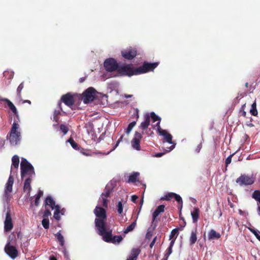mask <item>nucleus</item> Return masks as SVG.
<instances>
[{"label":"nucleus","instance_id":"23","mask_svg":"<svg viewBox=\"0 0 260 260\" xmlns=\"http://www.w3.org/2000/svg\"><path fill=\"white\" fill-rule=\"evenodd\" d=\"M45 205H48L53 210L56 209V205L54 200L50 196H47L46 198L45 202Z\"/></svg>","mask_w":260,"mask_h":260},{"label":"nucleus","instance_id":"18","mask_svg":"<svg viewBox=\"0 0 260 260\" xmlns=\"http://www.w3.org/2000/svg\"><path fill=\"white\" fill-rule=\"evenodd\" d=\"M2 101H4L6 102L7 105L8 107L9 108V109L11 110V111L13 113L14 116L16 117L17 119L19 121V116L18 114V111L15 106V105L11 102L8 99H4L1 100Z\"/></svg>","mask_w":260,"mask_h":260},{"label":"nucleus","instance_id":"1","mask_svg":"<svg viewBox=\"0 0 260 260\" xmlns=\"http://www.w3.org/2000/svg\"><path fill=\"white\" fill-rule=\"evenodd\" d=\"M20 129L18 121L15 120L12 124L11 131L7 136V138L9 140L11 145H16L20 142L21 137Z\"/></svg>","mask_w":260,"mask_h":260},{"label":"nucleus","instance_id":"35","mask_svg":"<svg viewBox=\"0 0 260 260\" xmlns=\"http://www.w3.org/2000/svg\"><path fill=\"white\" fill-rule=\"evenodd\" d=\"M136 226V221L133 222L130 225H129L124 231L125 234H127L129 232L132 231Z\"/></svg>","mask_w":260,"mask_h":260},{"label":"nucleus","instance_id":"31","mask_svg":"<svg viewBox=\"0 0 260 260\" xmlns=\"http://www.w3.org/2000/svg\"><path fill=\"white\" fill-rule=\"evenodd\" d=\"M250 114L254 116H256L258 114V112L256 109V103L254 101L251 105V109L250 110Z\"/></svg>","mask_w":260,"mask_h":260},{"label":"nucleus","instance_id":"27","mask_svg":"<svg viewBox=\"0 0 260 260\" xmlns=\"http://www.w3.org/2000/svg\"><path fill=\"white\" fill-rule=\"evenodd\" d=\"M220 234L219 233H217L214 230H211L208 233V238L209 239H218L220 238Z\"/></svg>","mask_w":260,"mask_h":260},{"label":"nucleus","instance_id":"44","mask_svg":"<svg viewBox=\"0 0 260 260\" xmlns=\"http://www.w3.org/2000/svg\"><path fill=\"white\" fill-rule=\"evenodd\" d=\"M178 235V230L177 229H173L169 236L170 240L173 239V238L176 236V237Z\"/></svg>","mask_w":260,"mask_h":260},{"label":"nucleus","instance_id":"15","mask_svg":"<svg viewBox=\"0 0 260 260\" xmlns=\"http://www.w3.org/2000/svg\"><path fill=\"white\" fill-rule=\"evenodd\" d=\"M13 228L12 219L11 216L10 211L9 210L6 213V218L4 221V230L5 232L10 231Z\"/></svg>","mask_w":260,"mask_h":260},{"label":"nucleus","instance_id":"59","mask_svg":"<svg viewBox=\"0 0 260 260\" xmlns=\"http://www.w3.org/2000/svg\"><path fill=\"white\" fill-rule=\"evenodd\" d=\"M135 112L134 113V115L136 117V118L137 120H138V119L139 118V109L138 108H135Z\"/></svg>","mask_w":260,"mask_h":260},{"label":"nucleus","instance_id":"56","mask_svg":"<svg viewBox=\"0 0 260 260\" xmlns=\"http://www.w3.org/2000/svg\"><path fill=\"white\" fill-rule=\"evenodd\" d=\"M152 236V232L149 230V229L148 230L146 234V238L148 239H150Z\"/></svg>","mask_w":260,"mask_h":260},{"label":"nucleus","instance_id":"55","mask_svg":"<svg viewBox=\"0 0 260 260\" xmlns=\"http://www.w3.org/2000/svg\"><path fill=\"white\" fill-rule=\"evenodd\" d=\"M251 231L255 235L256 238L260 241V235H259V234L254 230H251Z\"/></svg>","mask_w":260,"mask_h":260},{"label":"nucleus","instance_id":"10","mask_svg":"<svg viewBox=\"0 0 260 260\" xmlns=\"http://www.w3.org/2000/svg\"><path fill=\"white\" fill-rule=\"evenodd\" d=\"M122 56L125 59L132 60L137 55V50L136 48L129 47L121 51Z\"/></svg>","mask_w":260,"mask_h":260},{"label":"nucleus","instance_id":"26","mask_svg":"<svg viewBox=\"0 0 260 260\" xmlns=\"http://www.w3.org/2000/svg\"><path fill=\"white\" fill-rule=\"evenodd\" d=\"M31 182V179L30 177H28L25 180L24 183V186H23V189L24 191H27L28 193H29L31 187L30 186V183Z\"/></svg>","mask_w":260,"mask_h":260},{"label":"nucleus","instance_id":"63","mask_svg":"<svg viewBox=\"0 0 260 260\" xmlns=\"http://www.w3.org/2000/svg\"><path fill=\"white\" fill-rule=\"evenodd\" d=\"M176 238V237L174 239H171V241L170 242V245H169L170 247L173 248L174 244L175 243Z\"/></svg>","mask_w":260,"mask_h":260},{"label":"nucleus","instance_id":"51","mask_svg":"<svg viewBox=\"0 0 260 260\" xmlns=\"http://www.w3.org/2000/svg\"><path fill=\"white\" fill-rule=\"evenodd\" d=\"M102 201H103V202H102L103 206L104 207L107 208L108 206V204H107L108 200H107V198H104V197H102Z\"/></svg>","mask_w":260,"mask_h":260},{"label":"nucleus","instance_id":"7","mask_svg":"<svg viewBox=\"0 0 260 260\" xmlns=\"http://www.w3.org/2000/svg\"><path fill=\"white\" fill-rule=\"evenodd\" d=\"M119 64L116 60L113 58H109L106 59L104 62V67L105 69L109 72H117Z\"/></svg>","mask_w":260,"mask_h":260},{"label":"nucleus","instance_id":"41","mask_svg":"<svg viewBox=\"0 0 260 260\" xmlns=\"http://www.w3.org/2000/svg\"><path fill=\"white\" fill-rule=\"evenodd\" d=\"M60 114L59 110H55L53 113V120L56 121L57 123L59 121V115Z\"/></svg>","mask_w":260,"mask_h":260},{"label":"nucleus","instance_id":"28","mask_svg":"<svg viewBox=\"0 0 260 260\" xmlns=\"http://www.w3.org/2000/svg\"><path fill=\"white\" fill-rule=\"evenodd\" d=\"M140 175L139 172H133L131 175H129L127 182L128 183H135L137 181V178Z\"/></svg>","mask_w":260,"mask_h":260},{"label":"nucleus","instance_id":"30","mask_svg":"<svg viewBox=\"0 0 260 260\" xmlns=\"http://www.w3.org/2000/svg\"><path fill=\"white\" fill-rule=\"evenodd\" d=\"M12 166L15 169H18L19 164V156L15 155L13 156L12 158Z\"/></svg>","mask_w":260,"mask_h":260},{"label":"nucleus","instance_id":"21","mask_svg":"<svg viewBox=\"0 0 260 260\" xmlns=\"http://www.w3.org/2000/svg\"><path fill=\"white\" fill-rule=\"evenodd\" d=\"M197 229L195 228L191 231L189 237V244L190 246L194 245L197 241Z\"/></svg>","mask_w":260,"mask_h":260},{"label":"nucleus","instance_id":"24","mask_svg":"<svg viewBox=\"0 0 260 260\" xmlns=\"http://www.w3.org/2000/svg\"><path fill=\"white\" fill-rule=\"evenodd\" d=\"M160 135L164 137L165 140L169 144H173L172 135L168 133L166 130L160 132Z\"/></svg>","mask_w":260,"mask_h":260},{"label":"nucleus","instance_id":"6","mask_svg":"<svg viewBox=\"0 0 260 260\" xmlns=\"http://www.w3.org/2000/svg\"><path fill=\"white\" fill-rule=\"evenodd\" d=\"M158 65V62L150 63L145 61L141 66L138 68H136V72H137V75L142 74L150 71H153L154 69L157 67Z\"/></svg>","mask_w":260,"mask_h":260},{"label":"nucleus","instance_id":"11","mask_svg":"<svg viewBox=\"0 0 260 260\" xmlns=\"http://www.w3.org/2000/svg\"><path fill=\"white\" fill-rule=\"evenodd\" d=\"M96 229L98 234L102 236L103 240L104 241L108 243H109L110 241H111L112 237V231L110 229H106V224H104V231L102 232H101V230H99V228H96Z\"/></svg>","mask_w":260,"mask_h":260},{"label":"nucleus","instance_id":"54","mask_svg":"<svg viewBox=\"0 0 260 260\" xmlns=\"http://www.w3.org/2000/svg\"><path fill=\"white\" fill-rule=\"evenodd\" d=\"M251 231L255 235L256 238L260 241V235H259V234L254 230H251Z\"/></svg>","mask_w":260,"mask_h":260},{"label":"nucleus","instance_id":"57","mask_svg":"<svg viewBox=\"0 0 260 260\" xmlns=\"http://www.w3.org/2000/svg\"><path fill=\"white\" fill-rule=\"evenodd\" d=\"M160 121H158L157 123H156V126H157V132L160 135V132L162 131H164V129H161V127H160Z\"/></svg>","mask_w":260,"mask_h":260},{"label":"nucleus","instance_id":"19","mask_svg":"<svg viewBox=\"0 0 260 260\" xmlns=\"http://www.w3.org/2000/svg\"><path fill=\"white\" fill-rule=\"evenodd\" d=\"M150 119L149 114L147 113L144 115V121L141 122L139 126L140 128H141L143 131H145L150 125Z\"/></svg>","mask_w":260,"mask_h":260},{"label":"nucleus","instance_id":"47","mask_svg":"<svg viewBox=\"0 0 260 260\" xmlns=\"http://www.w3.org/2000/svg\"><path fill=\"white\" fill-rule=\"evenodd\" d=\"M117 212L119 214H121L123 212V205L121 201L118 203L117 205Z\"/></svg>","mask_w":260,"mask_h":260},{"label":"nucleus","instance_id":"13","mask_svg":"<svg viewBox=\"0 0 260 260\" xmlns=\"http://www.w3.org/2000/svg\"><path fill=\"white\" fill-rule=\"evenodd\" d=\"M14 183V178L12 176L10 175L8 180L6 184L4 198L6 201L10 200L9 193L12 191L13 185Z\"/></svg>","mask_w":260,"mask_h":260},{"label":"nucleus","instance_id":"49","mask_svg":"<svg viewBox=\"0 0 260 260\" xmlns=\"http://www.w3.org/2000/svg\"><path fill=\"white\" fill-rule=\"evenodd\" d=\"M51 213L49 209H46L43 214V217L44 218H47L49 216H51Z\"/></svg>","mask_w":260,"mask_h":260},{"label":"nucleus","instance_id":"17","mask_svg":"<svg viewBox=\"0 0 260 260\" xmlns=\"http://www.w3.org/2000/svg\"><path fill=\"white\" fill-rule=\"evenodd\" d=\"M142 138V134L138 132H136L134 137L132 141V145L134 149L137 150H140L141 149L140 142Z\"/></svg>","mask_w":260,"mask_h":260},{"label":"nucleus","instance_id":"43","mask_svg":"<svg viewBox=\"0 0 260 260\" xmlns=\"http://www.w3.org/2000/svg\"><path fill=\"white\" fill-rule=\"evenodd\" d=\"M136 121H133V122H131L128 124V125L127 127L126 133L127 134H129L130 133V132L132 131V129H133V128L136 125Z\"/></svg>","mask_w":260,"mask_h":260},{"label":"nucleus","instance_id":"39","mask_svg":"<svg viewBox=\"0 0 260 260\" xmlns=\"http://www.w3.org/2000/svg\"><path fill=\"white\" fill-rule=\"evenodd\" d=\"M149 116L150 118H151L153 122L157 121H158V122L161 120V118L159 117H158L157 115H156L155 113L153 112H151Z\"/></svg>","mask_w":260,"mask_h":260},{"label":"nucleus","instance_id":"22","mask_svg":"<svg viewBox=\"0 0 260 260\" xmlns=\"http://www.w3.org/2000/svg\"><path fill=\"white\" fill-rule=\"evenodd\" d=\"M140 252L141 250L139 248H133L132 250L130 255L126 260H137Z\"/></svg>","mask_w":260,"mask_h":260},{"label":"nucleus","instance_id":"61","mask_svg":"<svg viewBox=\"0 0 260 260\" xmlns=\"http://www.w3.org/2000/svg\"><path fill=\"white\" fill-rule=\"evenodd\" d=\"M43 195V191L41 190H39L38 192V194H37L36 197L37 198H40Z\"/></svg>","mask_w":260,"mask_h":260},{"label":"nucleus","instance_id":"5","mask_svg":"<svg viewBox=\"0 0 260 260\" xmlns=\"http://www.w3.org/2000/svg\"><path fill=\"white\" fill-rule=\"evenodd\" d=\"M21 177L23 179L27 174L29 177L35 175V173L33 166L27 160L22 158L20 164Z\"/></svg>","mask_w":260,"mask_h":260},{"label":"nucleus","instance_id":"2","mask_svg":"<svg viewBox=\"0 0 260 260\" xmlns=\"http://www.w3.org/2000/svg\"><path fill=\"white\" fill-rule=\"evenodd\" d=\"M94 213L97 217L94 220L95 226L96 228H99L101 232H102L104 231V224H106L107 219L106 211L101 207L96 206L94 210Z\"/></svg>","mask_w":260,"mask_h":260},{"label":"nucleus","instance_id":"53","mask_svg":"<svg viewBox=\"0 0 260 260\" xmlns=\"http://www.w3.org/2000/svg\"><path fill=\"white\" fill-rule=\"evenodd\" d=\"M251 231L255 235L256 238L260 241V235H259V234L254 230H251Z\"/></svg>","mask_w":260,"mask_h":260},{"label":"nucleus","instance_id":"45","mask_svg":"<svg viewBox=\"0 0 260 260\" xmlns=\"http://www.w3.org/2000/svg\"><path fill=\"white\" fill-rule=\"evenodd\" d=\"M172 247H169L167 250V251L165 254L164 258L162 260H168V258L169 256V255L172 253Z\"/></svg>","mask_w":260,"mask_h":260},{"label":"nucleus","instance_id":"8","mask_svg":"<svg viewBox=\"0 0 260 260\" xmlns=\"http://www.w3.org/2000/svg\"><path fill=\"white\" fill-rule=\"evenodd\" d=\"M95 90L93 87L87 88L82 94V100L85 104L93 101L95 98Z\"/></svg>","mask_w":260,"mask_h":260},{"label":"nucleus","instance_id":"38","mask_svg":"<svg viewBox=\"0 0 260 260\" xmlns=\"http://www.w3.org/2000/svg\"><path fill=\"white\" fill-rule=\"evenodd\" d=\"M3 75L5 78L11 80L13 78L14 73L12 71H6L4 72Z\"/></svg>","mask_w":260,"mask_h":260},{"label":"nucleus","instance_id":"33","mask_svg":"<svg viewBox=\"0 0 260 260\" xmlns=\"http://www.w3.org/2000/svg\"><path fill=\"white\" fill-rule=\"evenodd\" d=\"M60 213V207L58 205H56V209L54 213L53 217L57 220H59L60 219L59 214Z\"/></svg>","mask_w":260,"mask_h":260},{"label":"nucleus","instance_id":"20","mask_svg":"<svg viewBox=\"0 0 260 260\" xmlns=\"http://www.w3.org/2000/svg\"><path fill=\"white\" fill-rule=\"evenodd\" d=\"M114 189L113 186H112V184H108L103 191V192L101 194V197H104L106 198H108L111 192L113 191Z\"/></svg>","mask_w":260,"mask_h":260},{"label":"nucleus","instance_id":"16","mask_svg":"<svg viewBox=\"0 0 260 260\" xmlns=\"http://www.w3.org/2000/svg\"><path fill=\"white\" fill-rule=\"evenodd\" d=\"M173 199H175V200L179 203L182 205L183 201L181 197L174 192H169L167 193L164 197L161 198V200H166V201H171Z\"/></svg>","mask_w":260,"mask_h":260},{"label":"nucleus","instance_id":"62","mask_svg":"<svg viewBox=\"0 0 260 260\" xmlns=\"http://www.w3.org/2000/svg\"><path fill=\"white\" fill-rule=\"evenodd\" d=\"M156 237H155L153 239V240L152 241V242H151V243L150 244V247L151 248H152L153 246V245H154L155 242H156Z\"/></svg>","mask_w":260,"mask_h":260},{"label":"nucleus","instance_id":"4","mask_svg":"<svg viewBox=\"0 0 260 260\" xmlns=\"http://www.w3.org/2000/svg\"><path fill=\"white\" fill-rule=\"evenodd\" d=\"M76 96H78L76 93L68 92L61 96L60 101L58 102V107L61 111H62L61 103H63L69 107H72L75 104V99Z\"/></svg>","mask_w":260,"mask_h":260},{"label":"nucleus","instance_id":"58","mask_svg":"<svg viewBox=\"0 0 260 260\" xmlns=\"http://www.w3.org/2000/svg\"><path fill=\"white\" fill-rule=\"evenodd\" d=\"M202 145L201 143H200L196 147V149H195V151L197 152V153H199L201 149H202Z\"/></svg>","mask_w":260,"mask_h":260},{"label":"nucleus","instance_id":"3","mask_svg":"<svg viewBox=\"0 0 260 260\" xmlns=\"http://www.w3.org/2000/svg\"><path fill=\"white\" fill-rule=\"evenodd\" d=\"M134 75H137L136 68L133 67L132 64H123L119 65L116 76H127L131 77Z\"/></svg>","mask_w":260,"mask_h":260},{"label":"nucleus","instance_id":"36","mask_svg":"<svg viewBox=\"0 0 260 260\" xmlns=\"http://www.w3.org/2000/svg\"><path fill=\"white\" fill-rule=\"evenodd\" d=\"M68 142L70 143L72 147L75 150H79V146L78 144L75 142L72 138H70L68 139Z\"/></svg>","mask_w":260,"mask_h":260},{"label":"nucleus","instance_id":"32","mask_svg":"<svg viewBox=\"0 0 260 260\" xmlns=\"http://www.w3.org/2000/svg\"><path fill=\"white\" fill-rule=\"evenodd\" d=\"M122 237L121 235L114 236H112L111 241H110L109 243L113 244H116L117 243H119L122 240Z\"/></svg>","mask_w":260,"mask_h":260},{"label":"nucleus","instance_id":"25","mask_svg":"<svg viewBox=\"0 0 260 260\" xmlns=\"http://www.w3.org/2000/svg\"><path fill=\"white\" fill-rule=\"evenodd\" d=\"M200 210L198 208H194L193 210L191 211V215L192 218V221L193 223H196L199 219V218Z\"/></svg>","mask_w":260,"mask_h":260},{"label":"nucleus","instance_id":"37","mask_svg":"<svg viewBox=\"0 0 260 260\" xmlns=\"http://www.w3.org/2000/svg\"><path fill=\"white\" fill-rule=\"evenodd\" d=\"M252 197L260 204V190H255L252 193Z\"/></svg>","mask_w":260,"mask_h":260},{"label":"nucleus","instance_id":"12","mask_svg":"<svg viewBox=\"0 0 260 260\" xmlns=\"http://www.w3.org/2000/svg\"><path fill=\"white\" fill-rule=\"evenodd\" d=\"M5 251L12 259H15L18 255V251L16 247L11 245L10 242H8L6 245Z\"/></svg>","mask_w":260,"mask_h":260},{"label":"nucleus","instance_id":"46","mask_svg":"<svg viewBox=\"0 0 260 260\" xmlns=\"http://www.w3.org/2000/svg\"><path fill=\"white\" fill-rule=\"evenodd\" d=\"M60 129L64 135H66L69 130L68 126L63 124L60 125Z\"/></svg>","mask_w":260,"mask_h":260},{"label":"nucleus","instance_id":"50","mask_svg":"<svg viewBox=\"0 0 260 260\" xmlns=\"http://www.w3.org/2000/svg\"><path fill=\"white\" fill-rule=\"evenodd\" d=\"M123 136L122 135L120 138L118 140V141H117L116 142V144H115V146L114 147V148L111 150V151L114 150V149H115V148L118 146L119 143L122 141V139H123Z\"/></svg>","mask_w":260,"mask_h":260},{"label":"nucleus","instance_id":"34","mask_svg":"<svg viewBox=\"0 0 260 260\" xmlns=\"http://www.w3.org/2000/svg\"><path fill=\"white\" fill-rule=\"evenodd\" d=\"M23 88H24V82H22V83H21L19 84V85L18 86V87L17 88V91H16L17 96L20 100L22 99V95H21V92Z\"/></svg>","mask_w":260,"mask_h":260},{"label":"nucleus","instance_id":"52","mask_svg":"<svg viewBox=\"0 0 260 260\" xmlns=\"http://www.w3.org/2000/svg\"><path fill=\"white\" fill-rule=\"evenodd\" d=\"M251 231L255 235L256 238L260 241V235H259V234L254 230H251Z\"/></svg>","mask_w":260,"mask_h":260},{"label":"nucleus","instance_id":"60","mask_svg":"<svg viewBox=\"0 0 260 260\" xmlns=\"http://www.w3.org/2000/svg\"><path fill=\"white\" fill-rule=\"evenodd\" d=\"M138 199V197L137 195H133L131 197L132 201L134 203H136L137 200Z\"/></svg>","mask_w":260,"mask_h":260},{"label":"nucleus","instance_id":"64","mask_svg":"<svg viewBox=\"0 0 260 260\" xmlns=\"http://www.w3.org/2000/svg\"><path fill=\"white\" fill-rule=\"evenodd\" d=\"M39 201L40 198H38L36 197L35 201V205L36 206H38L39 205Z\"/></svg>","mask_w":260,"mask_h":260},{"label":"nucleus","instance_id":"40","mask_svg":"<svg viewBox=\"0 0 260 260\" xmlns=\"http://www.w3.org/2000/svg\"><path fill=\"white\" fill-rule=\"evenodd\" d=\"M175 147V145H172L171 147H170L169 148H168V150H167L166 151V152H160V153H156L155 155H154V156L155 157H161L164 154H165L167 152H170L171 151V150H172Z\"/></svg>","mask_w":260,"mask_h":260},{"label":"nucleus","instance_id":"42","mask_svg":"<svg viewBox=\"0 0 260 260\" xmlns=\"http://www.w3.org/2000/svg\"><path fill=\"white\" fill-rule=\"evenodd\" d=\"M43 226L45 229H48L49 227V220L48 218H44L42 221Z\"/></svg>","mask_w":260,"mask_h":260},{"label":"nucleus","instance_id":"9","mask_svg":"<svg viewBox=\"0 0 260 260\" xmlns=\"http://www.w3.org/2000/svg\"><path fill=\"white\" fill-rule=\"evenodd\" d=\"M236 182L240 186H247L252 184L254 182V179L252 177L244 174L238 177Z\"/></svg>","mask_w":260,"mask_h":260},{"label":"nucleus","instance_id":"48","mask_svg":"<svg viewBox=\"0 0 260 260\" xmlns=\"http://www.w3.org/2000/svg\"><path fill=\"white\" fill-rule=\"evenodd\" d=\"M234 155V154L230 155L225 159V167H228V165L231 164L232 161V158L233 156Z\"/></svg>","mask_w":260,"mask_h":260},{"label":"nucleus","instance_id":"14","mask_svg":"<svg viewBox=\"0 0 260 260\" xmlns=\"http://www.w3.org/2000/svg\"><path fill=\"white\" fill-rule=\"evenodd\" d=\"M165 208V206L164 205H160L158 206L155 211L153 212L152 214V220L151 222V225H152L154 224V226L153 228V230H154L157 225V224L156 223H154L155 221L157 222L158 221L156 219L157 217L158 216V215L164 212Z\"/></svg>","mask_w":260,"mask_h":260},{"label":"nucleus","instance_id":"29","mask_svg":"<svg viewBox=\"0 0 260 260\" xmlns=\"http://www.w3.org/2000/svg\"><path fill=\"white\" fill-rule=\"evenodd\" d=\"M55 236L57 238L58 242H59L60 246L63 247L64 245V240L63 236L61 235L60 232H57L55 235Z\"/></svg>","mask_w":260,"mask_h":260}]
</instances>
